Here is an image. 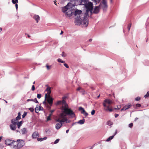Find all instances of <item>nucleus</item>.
Returning <instances> with one entry per match:
<instances>
[{
  "label": "nucleus",
  "mask_w": 149,
  "mask_h": 149,
  "mask_svg": "<svg viewBox=\"0 0 149 149\" xmlns=\"http://www.w3.org/2000/svg\"><path fill=\"white\" fill-rule=\"evenodd\" d=\"M136 106L137 107H141V105L139 104H136Z\"/></svg>",
  "instance_id": "obj_46"
},
{
  "label": "nucleus",
  "mask_w": 149,
  "mask_h": 149,
  "mask_svg": "<svg viewBox=\"0 0 149 149\" xmlns=\"http://www.w3.org/2000/svg\"><path fill=\"white\" fill-rule=\"evenodd\" d=\"M33 102H34L36 103H38V102L37 101L36 98L33 99Z\"/></svg>",
  "instance_id": "obj_43"
},
{
  "label": "nucleus",
  "mask_w": 149,
  "mask_h": 149,
  "mask_svg": "<svg viewBox=\"0 0 149 149\" xmlns=\"http://www.w3.org/2000/svg\"><path fill=\"white\" fill-rule=\"evenodd\" d=\"M131 24H128V26H127V28L128 29V31H129L130 30V28L131 27Z\"/></svg>",
  "instance_id": "obj_37"
},
{
  "label": "nucleus",
  "mask_w": 149,
  "mask_h": 149,
  "mask_svg": "<svg viewBox=\"0 0 149 149\" xmlns=\"http://www.w3.org/2000/svg\"><path fill=\"white\" fill-rule=\"evenodd\" d=\"M51 120V118L50 116H48L47 118V120L49 121Z\"/></svg>",
  "instance_id": "obj_52"
},
{
  "label": "nucleus",
  "mask_w": 149,
  "mask_h": 149,
  "mask_svg": "<svg viewBox=\"0 0 149 149\" xmlns=\"http://www.w3.org/2000/svg\"><path fill=\"white\" fill-rule=\"evenodd\" d=\"M15 7L17 10V9L18 8V4L17 3H16L15 5Z\"/></svg>",
  "instance_id": "obj_55"
},
{
  "label": "nucleus",
  "mask_w": 149,
  "mask_h": 149,
  "mask_svg": "<svg viewBox=\"0 0 149 149\" xmlns=\"http://www.w3.org/2000/svg\"><path fill=\"white\" fill-rule=\"evenodd\" d=\"M128 126L129 127L132 128L133 126V124L132 123H131Z\"/></svg>",
  "instance_id": "obj_45"
},
{
  "label": "nucleus",
  "mask_w": 149,
  "mask_h": 149,
  "mask_svg": "<svg viewBox=\"0 0 149 149\" xmlns=\"http://www.w3.org/2000/svg\"><path fill=\"white\" fill-rule=\"evenodd\" d=\"M51 87L49 86H48L46 90V91L47 92L51 91Z\"/></svg>",
  "instance_id": "obj_35"
},
{
  "label": "nucleus",
  "mask_w": 149,
  "mask_h": 149,
  "mask_svg": "<svg viewBox=\"0 0 149 149\" xmlns=\"http://www.w3.org/2000/svg\"><path fill=\"white\" fill-rule=\"evenodd\" d=\"M72 11L71 10H69L68 12H66V14L68 17H70L72 15Z\"/></svg>",
  "instance_id": "obj_17"
},
{
  "label": "nucleus",
  "mask_w": 149,
  "mask_h": 149,
  "mask_svg": "<svg viewBox=\"0 0 149 149\" xmlns=\"http://www.w3.org/2000/svg\"><path fill=\"white\" fill-rule=\"evenodd\" d=\"M125 109L124 108V107L123 108H122L121 109V111H123V110H125V111L126 110H125Z\"/></svg>",
  "instance_id": "obj_58"
},
{
  "label": "nucleus",
  "mask_w": 149,
  "mask_h": 149,
  "mask_svg": "<svg viewBox=\"0 0 149 149\" xmlns=\"http://www.w3.org/2000/svg\"><path fill=\"white\" fill-rule=\"evenodd\" d=\"M62 104V106L61 107V109L63 110H65V109H71L68 108V104L65 101L63 100L62 101H58L56 103V105Z\"/></svg>",
  "instance_id": "obj_5"
},
{
  "label": "nucleus",
  "mask_w": 149,
  "mask_h": 149,
  "mask_svg": "<svg viewBox=\"0 0 149 149\" xmlns=\"http://www.w3.org/2000/svg\"><path fill=\"white\" fill-rule=\"evenodd\" d=\"M32 90L33 91L35 90V87L34 85L32 86Z\"/></svg>",
  "instance_id": "obj_49"
},
{
  "label": "nucleus",
  "mask_w": 149,
  "mask_h": 149,
  "mask_svg": "<svg viewBox=\"0 0 149 149\" xmlns=\"http://www.w3.org/2000/svg\"><path fill=\"white\" fill-rule=\"evenodd\" d=\"M18 122L15 120V119H12L11 120V123H12L11 124L17 125Z\"/></svg>",
  "instance_id": "obj_20"
},
{
  "label": "nucleus",
  "mask_w": 149,
  "mask_h": 149,
  "mask_svg": "<svg viewBox=\"0 0 149 149\" xmlns=\"http://www.w3.org/2000/svg\"><path fill=\"white\" fill-rule=\"evenodd\" d=\"M82 19L81 17H79L75 19V24L76 25H79L80 24V21Z\"/></svg>",
  "instance_id": "obj_10"
},
{
  "label": "nucleus",
  "mask_w": 149,
  "mask_h": 149,
  "mask_svg": "<svg viewBox=\"0 0 149 149\" xmlns=\"http://www.w3.org/2000/svg\"><path fill=\"white\" fill-rule=\"evenodd\" d=\"M119 116V115L118 114H115V118Z\"/></svg>",
  "instance_id": "obj_54"
},
{
  "label": "nucleus",
  "mask_w": 149,
  "mask_h": 149,
  "mask_svg": "<svg viewBox=\"0 0 149 149\" xmlns=\"http://www.w3.org/2000/svg\"><path fill=\"white\" fill-rule=\"evenodd\" d=\"M46 66L48 70H49L51 68V65H48V64H46Z\"/></svg>",
  "instance_id": "obj_29"
},
{
  "label": "nucleus",
  "mask_w": 149,
  "mask_h": 149,
  "mask_svg": "<svg viewBox=\"0 0 149 149\" xmlns=\"http://www.w3.org/2000/svg\"><path fill=\"white\" fill-rule=\"evenodd\" d=\"M82 11L80 10H76L74 12V15L75 16H77V18L79 17H81L80 15L81 14Z\"/></svg>",
  "instance_id": "obj_8"
},
{
  "label": "nucleus",
  "mask_w": 149,
  "mask_h": 149,
  "mask_svg": "<svg viewBox=\"0 0 149 149\" xmlns=\"http://www.w3.org/2000/svg\"><path fill=\"white\" fill-rule=\"evenodd\" d=\"M92 39H89L88 40L89 41V42H91L92 41Z\"/></svg>",
  "instance_id": "obj_64"
},
{
  "label": "nucleus",
  "mask_w": 149,
  "mask_h": 149,
  "mask_svg": "<svg viewBox=\"0 0 149 149\" xmlns=\"http://www.w3.org/2000/svg\"><path fill=\"white\" fill-rule=\"evenodd\" d=\"M20 116H21V114H20V112H19L18 113V116H19V117L21 118Z\"/></svg>",
  "instance_id": "obj_57"
},
{
  "label": "nucleus",
  "mask_w": 149,
  "mask_h": 149,
  "mask_svg": "<svg viewBox=\"0 0 149 149\" xmlns=\"http://www.w3.org/2000/svg\"><path fill=\"white\" fill-rule=\"evenodd\" d=\"M59 139H56L54 142V144H56L57 143H58V142H59Z\"/></svg>",
  "instance_id": "obj_39"
},
{
  "label": "nucleus",
  "mask_w": 149,
  "mask_h": 149,
  "mask_svg": "<svg viewBox=\"0 0 149 149\" xmlns=\"http://www.w3.org/2000/svg\"><path fill=\"white\" fill-rule=\"evenodd\" d=\"M47 94H45V101L43 102V103L45 104L46 105V102L45 101L47 100Z\"/></svg>",
  "instance_id": "obj_28"
},
{
  "label": "nucleus",
  "mask_w": 149,
  "mask_h": 149,
  "mask_svg": "<svg viewBox=\"0 0 149 149\" xmlns=\"http://www.w3.org/2000/svg\"><path fill=\"white\" fill-rule=\"evenodd\" d=\"M66 123H69L70 122V120H68L67 118V120L65 121Z\"/></svg>",
  "instance_id": "obj_56"
},
{
  "label": "nucleus",
  "mask_w": 149,
  "mask_h": 149,
  "mask_svg": "<svg viewBox=\"0 0 149 149\" xmlns=\"http://www.w3.org/2000/svg\"><path fill=\"white\" fill-rule=\"evenodd\" d=\"M27 113L26 112L24 111L23 114L22 115V117L23 118H24L27 115Z\"/></svg>",
  "instance_id": "obj_32"
},
{
  "label": "nucleus",
  "mask_w": 149,
  "mask_h": 149,
  "mask_svg": "<svg viewBox=\"0 0 149 149\" xmlns=\"http://www.w3.org/2000/svg\"><path fill=\"white\" fill-rule=\"evenodd\" d=\"M64 65L66 68H69L68 65L66 63H64Z\"/></svg>",
  "instance_id": "obj_47"
},
{
  "label": "nucleus",
  "mask_w": 149,
  "mask_h": 149,
  "mask_svg": "<svg viewBox=\"0 0 149 149\" xmlns=\"http://www.w3.org/2000/svg\"><path fill=\"white\" fill-rule=\"evenodd\" d=\"M149 96V91H148L147 93L145 95L144 97L145 98H146Z\"/></svg>",
  "instance_id": "obj_33"
},
{
  "label": "nucleus",
  "mask_w": 149,
  "mask_h": 149,
  "mask_svg": "<svg viewBox=\"0 0 149 149\" xmlns=\"http://www.w3.org/2000/svg\"><path fill=\"white\" fill-rule=\"evenodd\" d=\"M51 93V91L47 92V95L48 94V95H50V94ZM47 96L48 95H47Z\"/></svg>",
  "instance_id": "obj_53"
},
{
  "label": "nucleus",
  "mask_w": 149,
  "mask_h": 149,
  "mask_svg": "<svg viewBox=\"0 0 149 149\" xmlns=\"http://www.w3.org/2000/svg\"><path fill=\"white\" fill-rule=\"evenodd\" d=\"M81 89V88L80 87H79L77 89V91H79L80 90V89Z\"/></svg>",
  "instance_id": "obj_63"
},
{
  "label": "nucleus",
  "mask_w": 149,
  "mask_h": 149,
  "mask_svg": "<svg viewBox=\"0 0 149 149\" xmlns=\"http://www.w3.org/2000/svg\"><path fill=\"white\" fill-rule=\"evenodd\" d=\"M63 125V123H58L56 125L55 127L57 130L59 129Z\"/></svg>",
  "instance_id": "obj_16"
},
{
  "label": "nucleus",
  "mask_w": 149,
  "mask_h": 149,
  "mask_svg": "<svg viewBox=\"0 0 149 149\" xmlns=\"http://www.w3.org/2000/svg\"><path fill=\"white\" fill-rule=\"evenodd\" d=\"M87 0H81V4L84 5L86 9V11L85 13L86 15H88V13L89 12L91 14L92 13V10L93 9V4L91 2H88L87 3Z\"/></svg>",
  "instance_id": "obj_2"
},
{
  "label": "nucleus",
  "mask_w": 149,
  "mask_h": 149,
  "mask_svg": "<svg viewBox=\"0 0 149 149\" xmlns=\"http://www.w3.org/2000/svg\"><path fill=\"white\" fill-rule=\"evenodd\" d=\"M93 1H94V2H95L96 3H99L100 1V0H92Z\"/></svg>",
  "instance_id": "obj_40"
},
{
  "label": "nucleus",
  "mask_w": 149,
  "mask_h": 149,
  "mask_svg": "<svg viewBox=\"0 0 149 149\" xmlns=\"http://www.w3.org/2000/svg\"><path fill=\"white\" fill-rule=\"evenodd\" d=\"M10 128L13 130H15L16 128V125L10 124Z\"/></svg>",
  "instance_id": "obj_18"
},
{
  "label": "nucleus",
  "mask_w": 149,
  "mask_h": 149,
  "mask_svg": "<svg viewBox=\"0 0 149 149\" xmlns=\"http://www.w3.org/2000/svg\"><path fill=\"white\" fill-rule=\"evenodd\" d=\"M99 6H96L95 7V8L93 10V13L97 14L99 13Z\"/></svg>",
  "instance_id": "obj_12"
},
{
  "label": "nucleus",
  "mask_w": 149,
  "mask_h": 149,
  "mask_svg": "<svg viewBox=\"0 0 149 149\" xmlns=\"http://www.w3.org/2000/svg\"><path fill=\"white\" fill-rule=\"evenodd\" d=\"M102 3L104 5V6L103 7V10H104L105 8H107V7L106 0H103Z\"/></svg>",
  "instance_id": "obj_15"
},
{
  "label": "nucleus",
  "mask_w": 149,
  "mask_h": 149,
  "mask_svg": "<svg viewBox=\"0 0 149 149\" xmlns=\"http://www.w3.org/2000/svg\"><path fill=\"white\" fill-rule=\"evenodd\" d=\"M89 15V14H88V15H86L85 13L84 18L82 21V22L83 24L85 25L86 26H87L88 25V20L87 18H86L87 17V16H88Z\"/></svg>",
  "instance_id": "obj_6"
},
{
  "label": "nucleus",
  "mask_w": 149,
  "mask_h": 149,
  "mask_svg": "<svg viewBox=\"0 0 149 149\" xmlns=\"http://www.w3.org/2000/svg\"><path fill=\"white\" fill-rule=\"evenodd\" d=\"M95 112V111L94 110H93L91 112V114L92 115H93Z\"/></svg>",
  "instance_id": "obj_44"
},
{
  "label": "nucleus",
  "mask_w": 149,
  "mask_h": 149,
  "mask_svg": "<svg viewBox=\"0 0 149 149\" xmlns=\"http://www.w3.org/2000/svg\"><path fill=\"white\" fill-rule=\"evenodd\" d=\"M132 105L130 104H128L127 105H126L124 107V108L125 109V110H126L129 108L131 107Z\"/></svg>",
  "instance_id": "obj_22"
},
{
  "label": "nucleus",
  "mask_w": 149,
  "mask_h": 149,
  "mask_svg": "<svg viewBox=\"0 0 149 149\" xmlns=\"http://www.w3.org/2000/svg\"><path fill=\"white\" fill-rule=\"evenodd\" d=\"M21 132L22 134H26L27 132V131L26 129L25 128H23L22 129Z\"/></svg>",
  "instance_id": "obj_19"
},
{
  "label": "nucleus",
  "mask_w": 149,
  "mask_h": 149,
  "mask_svg": "<svg viewBox=\"0 0 149 149\" xmlns=\"http://www.w3.org/2000/svg\"><path fill=\"white\" fill-rule=\"evenodd\" d=\"M79 111H81V113L82 114H83L85 111L84 109L81 107H80L79 108Z\"/></svg>",
  "instance_id": "obj_24"
},
{
  "label": "nucleus",
  "mask_w": 149,
  "mask_h": 149,
  "mask_svg": "<svg viewBox=\"0 0 149 149\" xmlns=\"http://www.w3.org/2000/svg\"><path fill=\"white\" fill-rule=\"evenodd\" d=\"M83 114L86 116L88 115V113L86 112V111H85V112H84Z\"/></svg>",
  "instance_id": "obj_48"
},
{
  "label": "nucleus",
  "mask_w": 149,
  "mask_h": 149,
  "mask_svg": "<svg viewBox=\"0 0 149 149\" xmlns=\"http://www.w3.org/2000/svg\"><path fill=\"white\" fill-rule=\"evenodd\" d=\"M15 142V141L14 140H11L10 139H7L6 140L5 143L7 145H10L12 144L14 145Z\"/></svg>",
  "instance_id": "obj_7"
},
{
  "label": "nucleus",
  "mask_w": 149,
  "mask_h": 149,
  "mask_svg": "<svg viewBox=\"0 0 149 149\" xmlns=\"http://www.w3.org/2000/svg\"><path fill=\"white\" fill-rule=\"evenodd\" d=\"M68 115L71 118L75 117V114L74 112L71 109H65V110H63L59 114L58 118L56 119V121L61 123H63L66 120V115Z\"/></svg>",
  "instance_id": "obj_1"
},
{
  "label": "nucleus",
  "mask_w": 149,
  "mask_h": 149,
  "mask_svg": "<svg viewBox=\"0 0 149 149\" xmlns=\"http://www.w3.org/2000/svg\"><path fill=\"white\" fill-rule=\"evenodd\" d=\"M68 4L66 6H65L62 7V10L63 12L64 13H66V12L69 10V8L68 7Z\"/></svg>",
  "instance_id": "obj_11"
},
{
  "label": "nucleus",
  "mask_w": 149,
  "mask_h": 149,
  "mask_svg": "<svg viewBox=\"0 0 149 149\" xmlns=\"http://www.w3.org/2000/svg\"><path fill=\"white\" fill-rule=\"evenodd\" d=\"M47 138V137H45L44 138H38L37 139V140L38 141H41L43 140H46Z\"/></svg>",
  "instance_id": "obj_23"
},
{
  "label": "nucleus",
  "mask_w": 149,
  "mask_h": 149,
  "mask_svg": "<svg viewBox=\"0 0 149 149\" xmlns=\"http://www.w3.org/2000/svg\"><path fill=\"white\" fill-rule=\"evenodd\" d=\"M15 141L13 146L14 149H20L25 145V142L24 140L17 139Z\"/></svg>",
  "instance_id": "obj_4"
},
{
  "label": "nucleus",
  "mask_w": 149,
  "mask_h": 149,
  "mask_svg": "<svg viewBox=\"0 0 149 149\" xmlns=\"http://www.w3.org/2000/svg\"><path fill=\"white\" fill-rule=\"evenodd\" d=\"M140 97H138L135 98V100L137 101H139L140 100Z\"/></svg>",
  "instance_id": "obj_38"
},
{
  "label": "nucleus",
  "mask_w": 149,
  "mask_h": 149,
  "mask_svg": "<svg viewBox=\"0 0 149 149\" xmlns=\"http://www.w3.org/2000/svg\"><path fill=\"white\" fill-rule=\"evenodd\" d=\"M47 100L49 104L52 106L53 103V98L51 97L50 95H48L47 98Z\"/></svg>",
  "instance_id": "obj_9"
},
{
  "label": "nucleus",
  "mask_w": 149,
  "mask_h": 149,
  "mask_svg": "<svg viewBox=\"0 0 149 149\" xmlns=\"http://www.w3.org/2000/svg\"><path fill=\"white\" fill-rule=\"evenodd\" d=\"M21 118L19 117V116H17L15 119V120L17 121V122L18 121V120L20 119Z\"/></svg>",
  "instance_id": "obj_36"
},
{
  "label": "nucleus",
  "mask_w": 149,
  "mask_h": 149,
  "mask_svg": "<svg viewBox=\"0 0 149 149\" xmlns=\"http://www.w3.org/2000/svg\"><path fill=\"white\" fill-rule=\"evenodd\" d=\"M57 61L58 62L62 63H64L65 62L64 61H62L61 59L60 58H58L57 59Z\"/></svg>",
  "instance_id": "obj_31"
},
{
  "label": "nucleus",
  "mask_w": 149,
  "mask_h": 149,
  "mask_svg": "<svg viewBox=\"0 0 149 149\" xmlns=\"http://www.w3.org/2000/svg\"><path fill=\"white\" fill-rule=\"evenodd\" d=\"M77 123V122H75V123H73L72 124V126H73L74 124H76Z\"/></svg>",
  "instance_id": "obj_62"
},
{
  "label": "nucleus",
  "mask_w": 149,
  "mask_h": 149,
  "mask_svg": "<svg viewBox=\"0 0 149 149\" xmlns=\"http://www.w3.org/2000/svg\"><path fill=\"white\" fill-rule=\"evenodd\" d=\"M22 121H20L18 123H17V127L18 128H19L22 125Z\"/></svg>",
  "instance_id": "obj_26"
},
{
  "label": "nucleus",
  "mask_w": 149,
  "mask_h": 149,
  "mask_svg": "<svg viewBox=\"0 0 149 149\" xmlns=\"http://www.w3.org/2000/svg\"><path fill=\"white\" fill-rule=\"evenodd\" d=\"M12 2L13 4H15L16 3H17L18 2V0H12Z\"/></svg>",
  "instance_id": "obj_34"
},
{
  "label": "nucleus",
  "mask_w": 149,
  "mask_h": 149,
  "mask_svg": "<svg viewBox=\"0 0 149 149\" xmlns=\"http://www.w3.org/2000/svg\"><path fill=\"white\" fill-rule=\"evenodd\" d=\"M107 124L108 125L110 126L112 125L113 124V123L111 121L109 120L107 122Z\"/></svg>",
  "instance_id": "obj_27"
},
{
  "label": "nucleus",
  "mask_w": 149,
  "mask_h": 149,
  "mask_svg": "<svg viewBox=\"0 0 149 149\" xmlns=\"http://www.w3.org/2000/svg\"><path fill=\"white\" fill-rule=\"evenodd\" d=\"M112 103V101L109 99H105L103 101V105L104 107V110L106 111H109L110 112H112L113 109L109 108V105Z\"/></svg>",
  "instance_id": "obj_3"
},
{
  "label": "nucleus",
  "mask_w": 149,
  "mask_h": 149,
  "mask_svg": "<svg viewBox=\"0 0 149 149\" xmlns=\"http://www.w3.org/2000/svg\"><path fill=\"white\" fill-rule=\"evenodd\" d=\"M29 109L31 112H33L34 111V109L32 108H30Z\"/></svg>",
  "instance_id": "obj_42"
},
{
  "label": "nucleus",
  "mask_w": 149,
  "mask_h": 149,
  "mask_svg": "<svg viewBox=\"0 0 149 149\" xmlns=\"http://www.w3.org/2000/svg\"><path fill=\"white\" fill-rule=\"evenodd\" d=\"M117 130H116V131L115 132V134H114L113 136H114L117 133Z\"/></svg>",
  "instance_id": "obj_61"
},
{
  "label": "nucleus",
  "mask_w": 149,
  "mask_h": 149,
  "mask_svg": "<svg viewBox=\"0 0 149 149\" xmlns=\"http://www.w3.org/2000/svg\"><path fill=\"white\" fill-rule=\"evenodd\" d=\"M32 136L33 139H36L39 136V134L38 132H34L32 135Z\"/></svg>",
  "instance_id": "obj_13"
},
{
  "label": "nucleus",
  "mask_w": 149,
  "mask_h": 149,
  "mask_svg": "<svg viewBox=\"0 0 149 149\" xmlns=\"http://www.w3.org/2000/svg\"><path fill=\"white\" fill-rule=\"evenodd\" d=\"M114 137V136H111L110 137H109L108 138H107L106 139V141H109L111 140Z\"/></svg>",
  "instance_id": "obj_25"
},
{
  "label": "nucleus",
  "mask_w": 149,
  "mask_h": 149,
  "mask_svg": "<svg viewBox=\"0 0 149 149\" xmlns=\"http://www.w3.org/2000/svg\"><path fill=\"white\" fill-rule=\"evenodd\" d=\"M33 18L36 20L37 23H38V22L39 21L40 19V17L38 15H35L34 16Z\"/></svg>",
  "instance_id": "obj_14"
},
{
  "label": "nucleus",
  "mask_w": 149,
  "mask_h": 149,
  "mask_svg": "<svg viewBox=\"0 0 149 149\" xmlns=\"http://www.w3.org/2000/svg\"><path fill=\"white\" fill-rule=\"evenodd\" d=\"M33 99H28L27 100V101L28 102L29 101H33Z\"/></svg>",
  "instance_id": "obj_50"
},
{
  "label": "nucleus",
  "mask_w": 149,
  "mask_h": 149,
  "mask_svg": "<svg viewBox=\"0 0 149 149\" xmlns=\"http://www.w3.org/2000/svg\"><path fill=\"white\" fill-rule=\"evenodd\" d=\"M39 111L43 110V109L42 107H41V106H39Z\"/></svg>",
  "instance_id": "obj_51"
},
{
  "label": "nucleus",
  "mask_w": 149,
  "mask_h": 149,
  "mask_svg": "<svg viewBox=\"0 0 149 149\" xmlns=\"http://www.w3.org/2000/svg\"><path fill=\"white\" fill-rule=\"evenodd\" d=\"M117 109H118V110H119L120 109V106H117Z\"/></svg>",
  "instance_id": "obj_60"
},
{
  "label": "nucleus",
  "mask_w": 149,
  "mask_h": 149,
  "mask_svg": "<svg viewBox=\"0 0 149 149\" xmlns=\"http://www.w3.org/2000/svg\"><path fill=\"white\" fill-rule=\"evenodd\" d=\"M85 122V120L84 119L82 120H80L79 121L77 122V124H79L81 125H82Z\"/></svg>",
  "instance_id": "obj_21"
},
{
  "label": "nucleus",
  "mask_w": 149,
  "mask_h": 149,
  "mask_svg": "<svg viewBox=\"0 0 149 149\" xmlns=\"http://www.w3.org/2000/svg\"><path fill=\"white\" fill-rule=\"evenodd\" d=\"M56 1L55 0V1H54V4H55V5H56L57 6V3H56Z\"/></svg>",
  "instance_id": "obj_59"
},
{
  "label": "nucleus",
  "mask_w": 149,
  "mask_h": 149,
  "mask_svg": "<svg viewBox=\"0 0 149 149\" xmlns=\"http://www.w3.org/2000/svg\"><path fill=\"white\" fill-rule=\"evenodd\" d=\"M41 97V95L40 94H38L37 95V97L38 99H40Z\"/></svg>",
  "instance_id": "obj_41"
},
{
  "label": "nucleus",
  "mask_w": 149,
  "mask_h": 149,
  "mask_svg": "<svg viewBox=\"0 0 149 149\" xmlns=\"http://www.w3.org/2000/svg\"><path fill=\"white\" fill-rule=\"evenodd\" d=\"M39 107H36L35 109V111L36 113H38L39 112Z\"/></svg>",
  "instance_id": "obj_30"
}]
</instances>
